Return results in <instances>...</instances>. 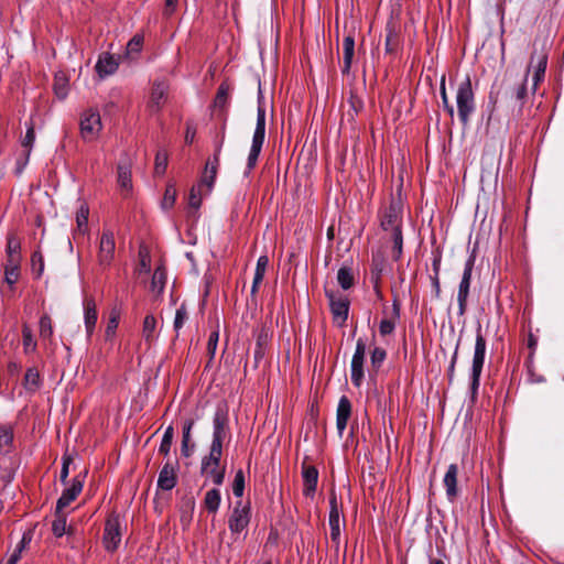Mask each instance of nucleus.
Here are the masks:
<instances>
[{
    "mask_svg": "<svg viewBox=\"0 0 564 564\" xmlns=\"http://www.w3.org/2000/svg\"><path fill=\"white\" fill-rule=\"evenodd\" d=\"M380 226L384 231L391 232L392 258L398 261L403 251L402 235V205L400 200L392 199L380 215Z\"/></svg>",
    "mask_w": 564,
    "mask_h": 564,
    "instance_id": "nucleus-1",
    "label": "nucleus"
},
{
    "mask_svg": "<svg viewBox=\"0 0 564 564\" xmlns=\"http://www.w3.org/2000/svg\"><path fill=\"white\" fill-rule=\"evenodd\" d=\"M229 436V413L226 403L217 405L213 419V441L207 455L223 456V445Z\"/></svg>",
    "mask_w": 564,
    "mask_h": 564,
    "instance_id": "nucleus-2",
    "label": "nucleus"
},
{
    "mask_svg": "<svg viewBox=\"0 0 564 564\" xmlns=\"http://www.w3.org/2000/svg\"><path fill=\"white\" fill-rule=\"evenodd\" d=\"M456 106L460 122L467 124L476 109L475 94L469 76H466V78L458 84L456 90Z\"/></svg>",
    "mask_w": 564,
    "mask_h": 564,
    "instance_id": "nucleus-3",
    "label": "nucleus"
},
{
    "mask_svg": "<svg viewBox=\"0 0 564 564\" xmlns=\"http://www.w3.org/2000/svg\"><path fill=\"white\" fill-rule=\"evenodd\" d=\"M486 347L487 343L482 334L481 325H478L476 329V341L470 373V391L473 399L477 395L478 388L480 384V376L485 364Z\"/></svg>",
    "mask_w": 564,
    "mask_h": 564,
    "instance_id": "nucleus-4",
    "label": "nucleus"
},
{
    "mask_svg": "<svg viewBox=\"0 0 564 564\" xmlns=\"http://www.w3.org/2000/svg\"><path fill=\"white\" fill-rule=\"evenodd\" d=\"M102 130L100 113L97 109L90 108L80 115L79 132L85 142L96 141Z\"/></svg>",
    "mask_w": 564,
    "mask_h": 564,
    "instance_id": "nucleus-5",
    "label": "nucleus"
},
{
    "mask_svg": "<svg viewBox=\"0 0 564 564\" xmlns=\"http://www.w3.org/2000/svg\"><path fill=\"white\" fill-rule=\"evenodd\" d=\"M549 53L545 44H542L541 48L538 50L536 43H534V50L530 57V63L525 75L533 70V86L532 91L536 90L538 85L544 79L545 70L547 66Z\"/></svg>",
    "mask_w": 564,
    "mask_h": 564,
    "instance_id": "nucleus-6",
    "label": "nucleus"
},
{
    "mask_svg": "<svg viewBox=\"0 0 564 564\" xmlns=\"http://www.w3.org/2000/svg\"><path fill=\"white\" fill-rule=\"evenodd\" d=\"M250 519V502H243L242 500H238L228 519V528L230 532L235 534L241 533L249 525Z\"/></svg>",
    "mask_w": 564,
    "mask_h": 564,
    "instance_id": "nucleus-7",
    "label": "nucleus"
},
{
    "mask_svg": "<svg viewBox=\"0 0 564 564\" xmlns=\"http://www.w3.org/2000/svg\"><path fill=\"white\" fill-rule=\"evenodd\" d=\"M475 265V256H470L464 268L463 276L458 286L457 302H458V315L464 316L467 311L468 296L471 283V274Z\"/></svg>",
    "mask_w": 564,
    "mask_h": 564,
    "instance_id": "nucleus-8",
    "label": "nucleus"
},
{
    "mask_svg": "<svg viewBox=\"0 0 564 564\" xmlns=\"http://www.w3.org/2000/svg\"><path fill=\"white\" fill-rule=\"evenodd\" d=\"M221 456L205 455L200 462V474L209 478L216 486L224 484L226 466L220 465Z\"/></svg>",
    "mask_w": 564,
    "mask_h": 564,
    "instance_id": "nucleus-9",
    "label": "nucleus"
},
{
    "mask_svg": "<svg viewBox=\"0 0 564 564\" xmlns=\"http://www.w3.org/2000/svg\"><path fill=\"white\" fill-rule=\"evenodd\" d=\"M121 542V525L119 516L111 512L106 519L102 543L108 552H115Z\"/></svg>",
    "mask_w": 564,
    "mask_h": 564,
    "instance_id": "nucleus-10",
    "label": "nucleus"
},
{
    "mask_svg": "<svg viewBox=\"0 0 564 564\" xmlns=\"http://www.w3.org/2000/svg\"><path fill=\"white\" fill-rule=\"evenodd\" d=\"M500 99L506 102L508 108L512 109L514 102V85H510L506 78L500 83L495 82L491 86L488 96L491 111L495 110Z\"/></svg>",
    "mask_w": 564,
    "mask_h": 564,
    "instance_id": "nucleus-11",
    "label": "nucleus"
},
{
    "mask_svg": "<svg viewBox=\"0 0 564 564\" xmlns=\"http://www.w3.org/2000/svg\"><path fill=\"white\" fill-rule=\"evenodd\" d=\"M367 344L364 338H359L356 343V349L351 358L350 378L355 387L359 388L362 383L365 372L364 365L366 358Z\"/></svg>",
    "mask_w": 564,
    "mask_h": 564,
    "instance_id": "nucleus-12",
    "label": "nucleus"
},
{
    "mask_svg": "<svg viewBox=\"0 0 564 564\" xmlns=\"http://www.w3.org/2000/svg\"><path fill=\"white\" fill-rule=\"evenodd\" d=\"M325 295L328 299L334 321L338 322L339 326H341L348 318V299L343 294H337L335 291L327 289L325 290Z\"/></svg>",
    "mask_w": 564,
    "mask_h": 564,
    "instance_id": "nucleus-13",
    "label": "nucleus"
},
{
    "mask_svg": "<svg viewBox=\"0 0 564 564\" xmlns=\"http://www.w3.org/2000/svg\"><path fill=\"white\" fill-rule=\"evenodd\" d=\"M115 237L113 232L105 229L100 237L98 262L101 267H109L115 257Z\"/></svg>",
    "mask_w": 564,
    "mask_h": 564,
    "instance_id": "nucleus-14",
    "label": "nucleus"
},
{
    "mask_svg": "<svg viewBox=\"0 0 564 564\" xmlns=\"http://www.w3.org/2000/svg\"><path fill=\"white\" fill-rule=\"evenodd\" d=\"M178 462L167 460L159 473L158 488L163 491L172 490L177 484Z\"/></svg>",
    "mask_w": 564,
    "mask_h": 564,
    "instance_id": "nucleus-15",
    "label": "nucleus"
},
{
    "mask_svg": "<svg viewBox=\"0 0 564 564\" xmlns=\"http://www.w3.org/2000/svg\"><path fill=\"white\" fill-rule=\"evenodd\" d=\"M169 86L164 82L153 84L147 108L151 113H158L167 99Z\"/></svg>",
    "mask_w": 564,
    "mask_h": 564,
    "instance_id": "nucleus-16",
    "label": "nucleus"
},
{
    "mask_svg": "<svg viewBox=\"0 0 564 564\" xmlns=\"http://www.w3.org/2000/svg\"><path fill=\"white\" fill-rule=\"evenodd\" d=\"M341 509L338 505L337 498L335 495H332L329 499V527H330V539L333 542L338 544L340 538V525L345 523V520L341 519Z\"/></svg>",
    "mask_w": 564,
    "mask_h": 564,
    "instance_id": "nucleus-17",
    "label": "nucleus"
},
{
    "mask_svg": "<svg viewBox=\"0 0 564 564\" xmlns=\"http://www.w3.org/2000/svg\"><path fill=\"white\" fill-rule=\"evenodd\" d=\"M256 347L253 351L254 367H258L259 362L263 359L271 340V333L269 327L265 325L260 326L254 332Z\"/></svg>",
    "mask_w": 564,
    "mask_h": 564,
    "instance_id": "nucleus-18",
    "label": "nucleus"
},
{
    "mask_svg": "<svg viewBox=\"0 0 564 564\" xmlns=\"http://www.w3.org/2000/svg\"><path fill=\"white\" fill-rule=\"evenodd\" d=\"M84 486V480L80 476H76L69 487L65 488L62 492V496L56 502V508L59 511H63L70 502H73L77 496L82 492Z\"/></svg>",
    "mask_w": 564,
    "mask_h": 564,
    "instance_id": "nucleus-19",
    "label": "nucleus"
},
{
    "mask_svg": "<svg viewBox=\"0 0 564 564\" xmlns=\"http://www.w3.org/2000/svg\"><path fill=\"white\" fill-rule=\"evenodd\" d=\"M302 477H303V494L306 497H312L317 487V480H318V470L313 465H306L303 463L302 465Z\"/></svg>",
    "mask_w": 564,
    "mask_h": 564,
    "instance_id": "nucleus-20",
    "label": "nucleus"
},
{
    "mask_svg": "<svg viewBox=\"0 0 564 564\" xmlns=\"http://www.w3.org/2000/svg\"><path fill=\"white\" fill-rule=\"evenodd\" d=\"M350 415L351 402L346 395H343L339 399L336 413V427L338 430L339 435H343L347 426L348 420L350 419Z\"/></svg>",
    "mask_w": 564,
    "mask_h": 564,
    "instance_id": "nucleus-21",
    "label": "nucleus"
},
{
    "mask_svg": "<svg viewBox=\"0 0 564 564\" xmlns=\"http://www.w3.org/2000/svg\"><path fill=\"white\" fill-rule=\"evenodd\" d=\"M219 162L220 158H217V161H215V156L208 159L202 173L199 184L202 186H206L208 193L213 189L218 173Z\"/></svg>",
    "mask_w": 564,
    "mask_h": 564,
    "instance_id": "nucleus-22",
    "label": "nucleus"
},
{
    "mask_svg": "<svg viewBox=\"0 0 564 564\" xmlns=\"http://www.w3.org/2000/svg\"><path fill=\"white\" fill-rule=\"evenodd\" d=\"M7 262L21 263V240L15 232H9L7 236Z\"/></svg>",
    "mask_w": 564,
    "mask_h": 564,
    "instance_id": "nucleus-23",
    "label": "nucleus"
},
{
    "mask_svg": "<svg viewBox=\"0 0 564 564\" xmlns=\"http://www.w3.org/2000/svg\"><path fill=\"white\" fill-rule=\"evenodd\" d=\"M457 475L458 467L456 464H451L447 468V471L444 476L443 482L446 488V496L451 501H454L458 495L457 489Z\"/></svg>",
    "mask_w": 564,
    "mask_h": 564,
    "instance_id": "nucleus-24",
    "label": "nucleus"
},
{
    "mask_svg": "<svg viewBox=\"0 0 564 564\" xmlns=\"http://www.w3.org/2000/svg\"><path fill=\"white\" fill-rule=\"evenodd\" d=\"M118 66L117 59L112 55L105 53L99 56L95 68L100 77H105L112 75L118 69Z\"/></svg>",
    "mask_w": 564,
    "mask_h": 564,
    "instance_id": "nucleus-25",
    "label": "nucleus"
},
{
    "mask_svg": "<svg viewBox=\"0 0 564 564\" xmlns=\"http://www.w3.org/2000/svg\"><path fill=\"white\" fill-rule=\"evenodd\" d=\"M230 85L227 82H223L214 99V108L218 109L219 112L226 118L227 107L229 104Z\"/></svg>",
    "mask_w": 564,
    "mask_h": 564,
    "instance_id": "nucleus-26",
    "label": "nucleus"
},
{
    "mask_svg": "<svg viewBox=\"0 0 564 564\" xmlns=\"http://www.w3.org/2000/svg\"><path fill=\"white\" fill-rule=\"evenodd\" d=\"M354 54H355V40L352 36L348 35L343 41L344 63H343L341 73L344 75H348L350 72Z\"/></svg>",
    "mask_w": 564,
    "mask_h": 564,
    "instance_id": "nucleus-27",
    "label": "nucleus"
},
{
    "mask_svg": "<svg viewBox=\"0 0 564 564\" xmlns=\"http://www.w3.org/2000/svg\"><path fill=\"white\" fill-rule=\"evenodd\" d=\"M97 322V310L93 299L85 300V326L88 336H90L95 329Z\"/></svg>",
    "mask_w": 564,
    "mask_h": 564,
    "instance_id": "nucleus-28",
    "label": "nucleus"
},
{
    "mask_svg": "<svg viewBox=\"0 0 564 564\" xmlns=\"http://www.w3.org/2000/svg\"><path fill=\"white\" fill-rule=\"evenodd\" d=\"M527 96H528V88H527V75H525L524 78L520 83L514 84V102L512 105V110L517 109V111L520 113L525 104Z\"/></svg>",
    "mask_w": 564,
    "mask_h": 564,
    "instance_id": "nucleus-29",
    "label": "nucleus"
},
{
    "mask_svg": "<svg viewBox=\"0 0 564 564\" xmlns=\"http://www.w3.org/2000/svg\"><path fill=\"white\" fill-rule=\"evenodd\" d=\"M262 94L259 88V106L257 112V124L252 139H258L264 141L265 138V110L261 105Z\"/></svg>",
    "mask_w": 564,
    "mask_h": 564,
    "instance_id": "nucleus-30",
    "label": "nucleus"
},
{
    "mask_svg": "<svg viewBox=\"0 0 564 564\" xmlns=\"http://www.w3.org/2000/svg\"><path fill=\"white\" fill-rule=\"evenodd\" d=\"M268 265H269V258L267 256L259 257V259L257 261L256 272H254L252 288H251L252 295L257 293L259 285L263 281Z\"/></svg>",
    "mask_w": 564,
    "mask_h": 564,
    "instance_id": "nucleus-31",
    "label": "nucleus"
},
{
    "mask_svg": "<svg viewBox=\"0 0 564 564\" xmlns=\"http://www.w3.org/2000/svg\"><path fill=\"white\" fill-rule=\"evenodd\" d=\"M221 501L220 491L217 488H213L206 491L203 506L209 513H216L219 509Z\"/></svg>",
    "mask_w": 564,
    "mask_h": 564,
    "instance_id": "nucleus-32",
    "label": "nucleus"
},
{
    "mask_svg": "<svg viewBox=\"0 0 564 564\" xmlns=\"http://www.w3.org/2000/svg\"><path fill=\"white\" fill-rule=\"evenodd\" d=\"M23 386L30 392H35L40 389L41 377L39 370L35 367H30L26 369Z\"/></svg>",
    "mask_w": 564,
    "mask_h": 564,
    "instance_id": "nucleus-33",
    "label": "nucleus"
},
{
    "mask_svg": "<svg viewBox=\"0 0 564 564\" xmlns=\"http://www.w3.org/2000/svg\"><path fill=\"white\" fill-rule=\"evenodd\" d=\"M155 329H156V318L153 314H148L143 319L142 325V337L148 344H152L156 336H155Z\"/></svg>",
    "mask_w": 564,
    "mask_h": 564,
    "instance_id": "nucleus-34",
    "label": "nucleus"
},
{
    "mask_svg": "<svg viewBox=\"0 0 564 564\" xmlns=\"http://www.w3.org/2000/svg\"><path fill=\"white\" fill-rule=\"evenodd\" d=\"M89 208L87 204H82L76 212V232L85 235L88 230Z\"/></svg>",
    "mask_w": 564,
    "mask_h": 564,
    "instance_id": "nucleus-35",
    "label": "nucleus"
},
{
    "mask_svg": "<svg viewBox=\"0 0 564 564\" xmlns=\"http://www.w3.org/2000/svg\"><path fill=\"white\" fill-rule=\"evenodd\" d=\"M54 94L58 99H65L68 94V78L64 73H57L53 83Z\"/></svg>",
    "mask_w": 564,
    "mask_h": 564,
    "instance_id": "nucleus-36",
    "label": "nucleus"
},
{
    "mask_svg": "<svg viewBox=\"0 0 564 564\" xmlns=\"http://www.w3.org/2000/svg\"><path fill=\"white\" fill-rule=\"evenodd\" d=\"M193 426L194 420L192 419L186 420L183 425L181 453L185 457H188L192 454V449L189 448V441Z\"/></svg>",
    "mask_w": 564,
    "mask_h": 564,
    "instance_id": "nucleus-37",
    "label": "nucleus"
},
{
    "mask_svg": "<svg viewBox=\"0 0 564 564\" xmlns=\"http://www.w3.org/2000/svg\"><path fill=\"white\" fill-rule=\"evenodd\" d=\"M118 183L123 188L129 191L132 187L131 183V169L127 163L118 164Z\"/></svg>",
    "mask_w": 564,
    "mask_h": 564,
    "instance_id": "nucleus-38",
    "label": "nucleus"
},
{
    "mask_svg": "<svg viewBox=\"0 0 564 564\" xmlns=\"http://www.w3.org/2000/svg\"><path fill=\"white\" fill-rule=\"evenodd\" d=\"M337 281L344 290H349L355 284V276L351 268L341 267L337 272Z\"/></svg>",
    "mask_w": 564,
    "mask_h": 564,
    "instance_id": "nucleus-39",
    "label": "nucleus"
},
{
    "mask_svg": "<svg viewBox=\"0 0 564 564\" xmlns=\"http://www.w3.org/2000/svg\"><path fill=\"white\" fill-rule=\"evenodd\" d=\"M52 531L56 538L63 536L67 532L66 516L63 511L55 510V520L52 523Z\"/></svg>",
    "mask_w": 564,
    "mask_h": 564,
    "instance_id": "nucleus-40",
    "label": "nucleus"
},
{
    "mask_svg": "<svg viewBox=\"0 0 564 564\" xmlns=\"http://www.w3.org/2000/svg\"><path fill=\"white\" fill-rule=\"evenodd\" d=\"M40 338L42 340H48L52 341L53 337V325L52 319L48 315L44 314L40 318Z\"/></svg>",
    "mask_w": 564,
    "mask_h": 564,
    "instance_id": "nucleus-41",
    "label": "nucleus"
},
{
    "mask_svg": "<svg viewBox=\"0 0 564 564\" xmlns=\"http://www.w3.org/2000/svg\"><path fill=\"white\" fill-rule=\"evenodd\" d=\"M263 142L264 141H262V140L252 139V144H251V149H250V152L248 155V162H247V167L249 171L254 169L258 158L260 155Z\"/></svg>",
    "mask_w": 564,
    "mask_h": 564,
    "instance_id": "nucleus-42",
    "label": "nucleus"
},
{
    "mask_svg": "<svg viewBox=\"0 0 564 564\" xmlns=\"http://www.w3.org/2000/svg\"><path fill=\"white\" fill-rule=\"evenodd\" d=\"M165 280H166V275H165L164 269L156 268L154 270V273L152 275V281H151L152 291L156 292L158 294L162 293L164 290Z\"/></svg>",
    "mask_w": 564,
    "mask_h": 564,
    "instance_id": "nucleus-43",
    "label": "nucleus"
},
{
    "mask_svg": "<svg viewBox=\"0 0 564 564\" xmlns=\"http://www.w3.org/2000/svg\"><path fill=\"white\" fill-rule=\"evenodd\" d=\"M22 339H23V351L25 354L35 351L36 341L33 338L32 329L26 324H24L22 327Z\"/></svg>",
    "mask_w": 564,
    "mask_h": 564,
    "instance_id": "nucleus-44",
    "label": "nucleus"
},
{
    "mask_svg": "<svg viewBox=\"0 0 564 564\" xmlns=\"http://www.w3.org/2000/svg\"><path fill=\"white\" fill-rule=\"evenodd\" d=\"M173 437H174V427L172 425H169L164 432V435L162 437V441H161V444L159 447L160 454H162L164 456H167L170 454Z\"/></svg>",
    "mask_w": 564,
    "mask_h": 564,
    "instance_id": "nucleus-45",
    "label": "nucleus"
},
{
    "mask_svg": "<svg viewBox=\"0 0 564 564\" xmlns=\"http://www.w3.org/2000/svg\"><path fill=\"white\" fill-rule=\"evenodd\" d=\"M20 276V263L7 262L4 265V280L9 285L17 283Z\"/></svg>",
    "mask_w": 564,
    "mask_h": 564,
    "instance_id": "nucleus-46",
    "label": "nucleus"
},
{
    "mask_svg": "<svg viewBox=\"0 0 564 564\" xmlns=\"http://www.w3.org/2000/svg\"><path fill=\"white\" fill-rule=\"evenodd\" d=\"M13 443V430L11 426H0V448L9 452Z\"/></svg>",
    "mask_w": 564,
    "mask_h": 564,
    "instance_id": "nucleus-47",
    "label": "nucleus"
},
{
    "mask_svg": "<svg viewBox=\"0 0 564 564\" xmlns=\"http://www.w3.org/2000/svg\"><path fill=\"white\" fill-rule=\"evenodd\" d=\"M225 133H226V118H224L223 124L220 127V131L217 132L216 135L214 137L215 151H214L213 156H215V161H217V158H220V153H221L223 145L225 142Z\"/></svg>",
    "mask_w": 564,
    "mask_h": 564,
    "instance_id": "nucleus-48",
    "label": "nucleus"
},
{
    "mask_svg": "<svg viewBox=\"0 0 564 564\" xmlns=\"http://www.w3.org/2000/svg\"><path fill=\"white\" fill-rule=\"evenodd\" d=\"M245 482V473L242 469H238L232 481V494L235 497L241 498L243 496Z\"/></svg>",
    "mask_w": 564,
    "mask_h": 564,
    "instance_id": "nucleus-49",
    "label": "nucleus"
},
{
    "mask_svg": "<svg viewBox=\"0 0 564 564\" xmlns=\"http://www.w3.org/2000/svg\"><path fill=\"white\" fill-rule=\"evenodd\" d=\"M386 358H387L386 349H383L381 347H375L371 350V355H370L371 367L376 371H378L379 368L382 366L383 361L386 360Z\"/></svg>",
    "mask_w": 564,
    "mask_h": 564,
    "instance_id": "nucleus-50",
    "label": "nucleus"
},
{
    "mask_svg": "<svg viewBox=\"0 0 564 564\" xmlns=\"http://www.w3.org/2000/svg\"><path fill=\"white\" fill-rule=\"evenodd\" d=\"M202 185L198 183L194 185L189 191L188 205L194 209H198L202 205Z\"/></svg>",
    "mask_w": 564,
    "mask_h": 564,
    "instance_id": "nucleus-51",
    "label": "nucleus"
},
{
    "mask_svg": "<svg viewBox=\"0 0 564 564\" xmlns=\"http://www.w3.org/2000/svg\"><path fill=\"white\" fill-rule=\"evenodd\" d=\"M187 318H188V312H187L186 305L183 303L176 310L175 318H174V323H173V328L177 335Z\"/></svg>",
    "mask_w": 564,
    "mask_h": 564,
    "instance_id": "nucleus-52",
    "label": "nucleus"
},
{
    "mask_svg": "<svg viewBox=\"0 0 564 564\" xmlns=\"http://www.w3.org/2000/svg\"><path fill=\"white\" fill-rule=\"evenodd\" d=\"M176 195H177V192H176L174 184H167L163 199H162V207L165 209L173 207L175 199H176Z\"/></svg>",
    "mask_w": 564,
    "mask_h": 564,
    "instance_id": "nucleus-53",
    "label": "nucleus"
},
{
    "mask_svg": "<svg viewBox=\"0 0 564 564\" xmlns=\"http://www.w3.org/2000/svg\"><path fill=\"white\" fill-rule=\"evenodd\" d=\"M118 325H119V313L112 311L109 316L108 324H107V327L105 330L106 339H111L115 336Z\"/></svg>",
    "mask_w": 564,
    "mask_h": 564,
    "instance_id": "nucleus-54",
    "label": "nucleus"
},
{
    "mask_svg": "<svg viewBox=\"0 0 564 564\" xmlns=\"http://www.w3.org/2000/svg\"><path fill=\"white\" fill-rule=\"evenodd\" d=\"M167 167V153L159 151L155 155L154 172L155 174L162 175L165 173Z\"/></svg>",
    "mask_w": 564,
    "mask_h": 564,
    "instance_id": "nucleus-55",
    "label": "nucleus"
},
{
    "mask_svg": "<svg viewBox=\"0 0 564 564\" xmlns=\"http://www.w3.org/2000/svg\"><path fill=\"white\" fill-rule=\"evenodd\" d=\"M440 93H441V98H442V102H443L445 110L447 111L449 117L453 118L454 117V107H453V105L449 104V100H448V97L446 94L445 76H443L441 79Z\"/></svg>",
    "mask_w": 564,
    "mask_h": 564,
    "instance_id": "nucleus-56",
    "label": "nucleus"
},
{
    "mask_svg": "<svg viewBox=\"0 0 564 564\" xmlns=\"http://www.w3.org/2000/svg\"><path fill=\"white\" fill-rule=\"evenodd\" d=\"M34 141H35V130H34V124L31 122L26 129L24 138L21 141L22 147L28 149V155L30 154V151L33 147Z\"/></svg>",
    "mask_w": 564,
    "mask_h": 564,
    "instance_id": "nucleus-57",
    "label": "nucleus"
},
{
    "mask_svg": "<svg viewBox=\"0 0 564 564\" xmlns=\"http://www.w3.org/2000/svg\"><path fill=\"white\" fill-rule=\"evenodd\" d=\"M382 268H383V260L373 258L372 264H371V276H372V280L375 281L376 288L378 286V283L381 279Z\"/></svg>",
    "mask_w": 564,
    "mask_h": 564,
    "instance_id": "nucleus-58",
    "label": "nucleus"
},
{
    "mask_svg": "<svg viewBox=\"0 0 564 564\" xmlns=\"http://www.w3.org/2000/svg\"><path fill=\"white\" fill-rule=\"evenodd\" d=\"M397 321L392 318L382 319L379 325L381 336L390 335L394 332Z\"/></svg>",
    "mask_w": 564,
    "mask_h": 564,
    "instance_id": "nucleus-59",
    "label": "nucleus"
},
{
    "mask_svg": "<svg viewBox=\"0 0 564 564\" xmlns=\"http://www.w3.org/2000/svg\"><path fill=\"white\" fill-rule=\"evenodd\" d=\"M218 339H219V333L217 330L213 332L209 335L208 343H207V351L210 356V359H213L215 356L217 345H218Z\"/></svg>",
    "mask_w": 564,
    "mask_h": 564,
    "instance_id": "nucleus-60",
    "label": "nucleus"
},
{
    "mask_svg": "<svg viewBox=\"0 0 564 564\" xmlns=\"http://www.w3.org/2000/svg\"><path fill=\"white\" fill-rule=\"evenodd\" d=\"M143 44V37L141 35H134L127 45L128 53H139Z\"/></svg>",
    "mask_w": 564,
    "mask_h": 564,
    "instance_id": "nucleus-61",
    "label": "nucleus"
},
{
    "mask_svg": "<svg viewBox=\"0 0 564 564\" xmlns=\"http://www.w3.org/2000/svg\"><path fill=\"white\" fill-rule=\"evenodd\" d=\"M398 48V40L397 35L389 31L386 37V52L387 53H394Z\"/></svg>",
    "mask_w": 564,
    "mask_h": 564,
    "instance_id": "nucleus-62",
    "label": "nucleus"
},
{
    "mask_svg": "<svg viewBox=\"0 0 564 564\" xmlns=\"http://www.w3.org/2000/svg\"><path fill=\"white\" fill-rule=\"evenodd\" d=\"M32 539H33V531L32 530L25 531L22 535L21 541L17 545L15 550H20V552L22 553L29 546Z\"/></svg>",
    "mask_w": 564,
    "mask_h": 564,
    "instance_id": "nucleus-63",
    "label": "nucleus"
},
{
    "mask_svg": "<svg viewBox=\"0 0 564 564\" xmlns=\"http://www.w3.org/2000/svg\"><path fill=\"white\" fill-rule=\"evenodd\" d=\"M195 135H196V127L195 124L192 122V121H187L186 122V131H185V143L186 144H192L195 140Z\"/></svg>",
    "mask_w": 564,
    "mask_h": 564,
    "instance_id": "nucleus-64",
    "label": "nucleus"
}]
</instances>
